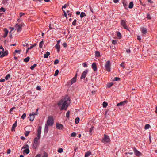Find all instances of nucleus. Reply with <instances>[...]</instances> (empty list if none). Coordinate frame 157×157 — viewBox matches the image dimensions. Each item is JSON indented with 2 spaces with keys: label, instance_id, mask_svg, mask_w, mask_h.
<instances>
[{
  "label": "nucleus",
  "instance_id": "f257e3e1",
  "mask_svg": "<svg viewBox=\"0 0 157 157\" xmlns=\"http://www.w3.org/2000/svg\"><path fill=\"white\" fill-rule=\"evenodd\" d=\"M70 103V101L69 98L66 97L64 98H62L57 103L59 106H61L62 105L61 110L64 109L66 110L69 105Z\"/></svg>",
  "mask_w": 157,
  "mask_h": 157
},
{
  "label": "nucleus",
  "instance_id": "f03ea898",
  "mask_svg": "<svg viewBox=\"0 0 157 157\" xmlns=\"http://www.w3.org/2000/svg\"><path fill=\"white\" fill-rule=\"evenodd\" d=\"M54 123V120L53 117L51 116H49L48 117L47 122L46 124L49 126H52Z\"/></svg>",
  "mask_w": 157,
  "mask_h": 157
},
{
  "label": "nucleus",
  "instance_id": "7ed1b4c3",
  "mask_svg": "<svg viewBox=\"0 0 157 157\" xmlns=\"http://www.w3.org/2000/svg\"><path fill=\"white\" fill-rule=\"evenodd\" d=\"M40 137H36L34 139V143L33 145V149H36L39 144L38 140L40 139Z\"/></svg>",
  "mask_w": 157,
  "mask_h": 157
},
{
  "label": "nucleus",
  "instance_id": "20e7f679",
  "mask_svg": "<svg viewBox=\"0 0 157 157\" xmlns=\"http://www.w3.org/2000/svg\"><path fill=\"white\" fill-rule=\"evenodd\" d=\"M105 67L108 72L110 71V61L108 60L106 62L105 66Z\"/></svg>",
  "mask_w": 157,
  "mask_h": 157
},
{
  "label": "nucleus",
  "instance_id": "39448f33",
  "mask_svg": "<svg viewBox=\"0 0 157 157\" xmlns=\"http://www.w3.org/2000/svg\"><path fill=\"white\" fill-rule=\"evenodd\" d=\"M110 140L109 136L104 134V137L102 140V142L103 143H107L110 141Z\"/></svg>",
  "mask_w": 157,
  "mask_h": 157
},
{
  "label": "nucleus",
  "instance_id": "423d86ee",
  "mask_svg": "<svg viewBox=\"0 0 157 157\" xmlns=\"http://www.w3.org/2000/svg\"><path fill=\"white\" fill-rule=\"evenodd\" d=\"M24 24L21 23V24H18L17 23L15 25V27L17 32H20L21 31V28L23 26Z\"/></svg>",
  "mask_w": 157,
  "mask_h": 157
},
{
  "label": "nucleus",
  "instance_id": "0eeeda50",
  "mask_svg": "<svg viewBox=\"0 0 157 157\" xmlns=\"http://www.w3.org/2000/svg\"><path fill=\"white\" fill-rule=\"evenodd\" d=\"M38 114V113H35L33 112L32 113H30L29 118V120L30 121H33L35 118L34 116L35 115H37Z\"/></svg>",
  "mask_w": 157,
  "mask_h": 157
},
{
  "label": "nucleus",
  "instance_id": "6e6552de",
  "mask_svg": "<svg viewBox=\"0 0 157 157\" xmlns=\"http://www.w3.org/2000/svg\"><path fill=\"white\" fill-rule=\"evenodd\" d=\"M88 70H86L83 71V72L82 73L81 77V79H84L85 78L86 76V75L88 72Z\"/></svg>",
  "mask_w": 157,
  "mask_h": 157
},
{
  "label": "nucleus",
  "instance_id": "1a4fd4ad",
  "mask_svg": "<svg viewBox=\"0 0 157 157\" xmlns=\"http://www.w3.org/2000/svg\"><path fill=\"white\" fill-rule=\"evenodd\" d=\"M133 151L135 155L136 156H140L141 155V153L139 151H138L136 148H133Z\"/></svg>",
  "mask_w": 157,
  "mask_h": 157
},
{
  "label": "nucleus",
  "instance_id": "9d476101",
  "mask_svg": "<svg viewBox=\"0 0 157 157\" xmlns=\"http://www.w3.org/2000/svg\"><path fill=\"white\" fill-rule=\"evenodd\" d=\"M121 25L124 29H128V27L126 24V22L125 21L121 20Z\"/></svg>",
  "mask_w": 157,
  "mask_h": 157
},
{
  "label": "nucleus",
  "instance_id": "9b49d317",
  "mask_svg": "<svg viewBox=\"0 0 157 157\" xmlns=\"http://www.w3.org/2000/svg\"><path fill=\"white\" fill-rule=\"evenodd\" d=\"M56 128L58 129H63V125L59 123H56Z\"/></svg>",
  "mask_w": 157,
  "mask_h": 157
},
{
  "label": "nucleus",
  "instance_id": "f8f14e48",
  "mask_svg": "<svg viewBox=\"0 0 157 157\" xmlns=\"http://www.w3.org/2000/svg\"><path fill=\"white\" fill-rule=\"evenodd\" d=\"M8 54V52L7 50H6L4 52H2V54L0 55V57H3L4 56H7Z\"/></svg>",
  "mask_w": 157,
  "mask_h": 157
},
{
  "label": "nucleus",
  "instance_id": "ddd939ff",
  "mask_svg": "<svg viewBox=\"0 0 157 157\" xmlns=\"http://www.w3.org/2000/svg\"><path fill=\"white\" fill-rule=\"evenodd\" d=\"M41 128L40 126H39L38 127L37 132V137H40L41 134Z\"/></svg>",
  "mask_w": 157,
  "mask_h": 157
},
{
  "label": "nucleus",
  "instance_id": "4468645a",
  "mask_svg": "<svg viewBox=\"0 0 157 157\" xmlns=\"http://www.w3.org/2000/svg\"><path fill=\"white\" fill-rule=\"evenodd\" d=\"M127 101H124L121 102L120 103H118L117 104V106H124L125 104L127 103Z\"/></svg>",
  "mask_w": 157,
  "mask_h": 157
},
{
  "label": "nucleus",
  "instance_id": "2eb2a0df",
  "mask_svg": "<svg viewBox=\"0 0 157 157\" xmlns=\"http://www.w3.org/2000/svg\"><path fill=\"white\" fill-rule=\"evenodd\" d=\"M92 68L95 71H96L97 70V66L96 64L95 63H93L92 65Z\"/></svg>",
  "mask_w": 157,
  "mask_h": 157
},
{
  "label": "nucleus",
  "instance_id": "dca6fc26",
  "mask_svg": "<svg viewBox=\"0 0 157 157\" xmlns=\"http://www.w3.org/2000/svg\"><path fill=\"white\" fill-rule=\"evenodd\" d=\"M48 125L45 124V128H44V132L45 133H47L48 131Z\"/></svg>",
  "mask_w": 157,
  "mask_h": 157
},
{
  "label": "nucleus",
  "instance_id": "f3484780",
  "mask_svg": "<svg viewBox=\"0 0 157 157\" xmlns=\"http://www.w3.org/2000/svg\"><path fill=\"white\" fill-rule=\"evenodd\" d=\"M4 31L5 32V34L3 36V37L5 38L7 36L8 33V31L6 29H4Z\"/></svg>",
  "mask_w": 157,
  "mask_h": 157
},
{
  "label": "nucleus",
  "instance_id": "a211bd4d",
  "mask_svg": "<svg viewBox=\"0 0 157 157\" xmlns=\"http://www.w3.org/2000/svg\"><path fill=\"white\" fill-rule=\"evenodd\" d=\"M76 81V78H73L71 80V85L73 83H75Z\"/></svg>",
  "mask_w": 157,
  "mask_h": 157
},
{
  "label": "nucleus",
  "instance_id": "6ab92c4d",
  "mask_svg": "<svg viewBox=\"0 0 157 157\" xmlns=\"http://www.w3.org/2000/svg\"><path fill=\"white\" fill-rule=\"evenodd\" d=\"M142 32L144 34H145L147 32V29L144 28H142Z\"/></svg>",
  "mask_w": 157,
  "mask_h": 157
},
{
  "label": "nucleus",
  "instance_id": "aec40b11",
  "mask_svg": "<svg viewBox=\"0 0 157 157\" xmlns=\"http://www.w3.org/2000/svg\"><path fill=\"white\" fill-rule=\"evenodd\" d=\"M50 52H46V53L45 54L44 56V58H48V56L50 55Z\"/></svg>",
  "mask_w": 157,
  "mask_h": 157
},
{
  "label": "nucleus",
  "instance_id": "412c9836",
  "mask_svg": "<svg viewBox=\"0 0 157 157\" xmlns=\"http://www.w3.org/2000/svg\"><path fill=\"white\" fill-rule=\"evenodd\" d=\"M133 3L132 2H131L128 6V8L130 9H131L133 8Z\"/></svg>",
  "mask_w": 157,
  "mask_h": 157
},
{
  "label": "nucleus",
  "instance_id": "4be33fe9",
  "mask_svg": "<svg viewBox=\"0 0 157 157\" xmlns=\"http://www.w3.org/2000/svg\"><path fill=\"white\" fill-rule=\"evenodd\" d=\"M56 48L57 49V51L59 52L60 50V47L59 45L56 44L55 46Z\"/></svg>",
  "mask_w": 157,
  "mask_h": 157
},
{
  "label": "nucleus",
  "instance_id": "5701e85b",
  "mask_svg": "<svg viewBox=\"0 0 157 157\" xmlns=\"http://www.w3.org/2000/svg\"><path fill=\"white\" fill-rule=\"evenodd\" d=\"M91 154V153L90 152L88 151L86 153L85 157H88Z\"/></svg>",
  "mask_w": 157,
  "mask_h": 157
},
{
  "label": "nucleus",
  "instance_id": "b1692460",
  "mask_svg": "<svg viewBox=\"0 0 157 157\" xmlns=\"http://www.w3.org/2000/svg\"><path fill=\"white\" fill-rule=\"evenodd\" d=\"M17 121H16L13 124L12 127V130L13 131L14 130V128L17 126Z\"/></svg>",
  "mask_w": 157,
  "mask_h": 157
},
{
  "label": "nucleus",
  "instance_id": "393cba45",
  "mask_svg": "<svg viewBox=\"0 0 157 157\" xmlns=\"http://www.w3.org/2000/svg\"><path fill=\"white\" fill-rule=\"evenodd\" d=\"M95 56L96 57H99L100 56V53L99 51H95Z\"/></svg>",
  "mask_w": 157,
  "mask_h": 157
},
{
  "label": "nucleus",
  "instance_id": "a878e982",
  "mask_svg": "<svg viewBox=\"0 0 157 157\" xmlns=\"http://www.w3.org/2000/svg\"><path fill=\"white\" fill-rule=\"evenodd\" d=\"M29 148L26 149L24 150V152L27 154L29 153Z\"/></svg>",
  "mask_w": 157,
  "mask_h": 157
},
{
  "label": "nucleus",
  "instance_id": "bb28decb",
  "mask_svg": "<svg viewBox=\"0 0 157 157\" xmlns=\"http://www.w3.org/2000/svg\"><path fill=\"white\" fill-rule=\"evenodd\" d=\"M86 16V14L84 12H82L80 15V17L81 18H82L84 16Z\"/></svg>",
  "mask_w": 157,
  "mask_h": 157
},
{
  "label": "nucleus",
  "instance_id": "cd10ccee",
  "mask_svg": "<svg viewBox=\"0 0 157 157\" xmlns=\"http://www.w3.org/2000/svg\"><path fill=\"white\" fill-rule=\"evenodd\" d=\"M29 59H30L29 57H26V58H25L24 59V61L25 62H28L29 61Z\"/></svg>",
  "mask_w": 157,
  "mask_h": 157
},
{
  "label": "nucleus",
  "instance_id": "c85d7f7f",
  "mask_svg": "<svg viewBox=\"0 0 157 157\" xmlns=\"http://www.w3.org/2000/svg\"><path fill=\"white\" fill-rule=\"evenodd\" d=\"M113 84V83L112 82L109 83L107 84V86L108 88H110Z\"/></svg>",
  "mask_w": 157,
  "mask_h": 157
},
{
  "label": "nucleus",
  "instance_id": "c756f323",
  "mask_svg": "<svg viewBox=\"0 0 157 157\" xmlns=\"http://www.w3.org/2000/svg\"><path fill=\"white\" fill-rule=\"evenodd\" d=\"M103 107L104 108H105L108 105V103L106 102H104L103 103Z\"/></svg>",
  "mask_w": 157,
  "mask_h": 157
},
{
  "label": "nucleus",
  "instance_id": "7c9ffc66",
  "mask_svg": "<svg viewBox=\"0 0 157 157\" xmlns=\"http://www.w3.org/2000/svg\"><path fill=\"white\" fill-rule=\"evenodd\" d=\"M44 41H41L39 44V47L41 48L42 47V45L44 44Z\"/></svg>",
  "mask_w": 157,
  "mask_h": 157
},
{
  "label": "nucleus",
  "instance_id": "2f4dec72",
  "mask_svg": "<svg viewBox=\"0 0 157 157\" xmlns=\"http://www.w3.org/2000/svg\"><path fill=\"white\" fill-rule=\"evenodd\" d=\"M79 121V118L78 117H77L76 118L75 120V123L77 124H78Z\"/></svg>",
  "mask_w": 157,
  "mask_h": 157
},
{
  "label": "nucleus",
  "instance_id": "473e14b6",
  "mask_svg": "<svg viewBox=\"0 0 157 157\" xmlns=\"http://www.w3.org/2000/svg\"><path fill=\"white\" fill-rule=\"evenodd\" d=\"M150 127V125H149V124H147L145 125L144 128L145 129H147L149 128Z\"/></svg>",
  "mask_w": 157,
  "mask_h": 157
},
{
  "label": "nucleus",
  "instance_id": "72a5a7b5",
  "mask_svg": "<svg viewBox=\"0 0 157 157\" xmlns=\"http://www.w3.org/2000/svg\"><path fill=\"white\" fill-rule=\"evenodd\" d=\"M37 66L36 64H34L32 66L30 67V69L32 70L34 69V68Z\"/></svg>",
  "mask_w": 157,
  "mask_h": 157
},
{
  "label": "nucleus",
  "instance_id": "f704fd0d",
  "mask_svg": "<svg viewBox=\"0 0 157 157\" xmlns=\"http://www.w3.org/2000/svg\"><path fill=\"white\" fill-rule=\"evenodd\" d=\"M29 146L28 144H25V146H23L22 148V149L28 148Z\"/></svg>",
  "mask_w": 157,
  "mask_h": 157
},
{
  "label": "nucleus",
  "instance_id": "c9c22d12",
  "mask_svg": "<svg viewBox=\"0 0 157 157\" xmlns=\"http://www.w3.org/2000/svg\"><path fill=\"white\" fill-rule=\"evenodd\" d=\"M59 72V71L57 69V70H56L55 72V73L54 74V76H56L58 74Z\"/></svg>",
  "mask_w": 157,
  "mask_h": 157
},
{
  "label": "nucleus",
  "instance_id": "e433bc0d",
  "mask_svg": "<svg viewBox=\"0 0 157 157\" xmlns=\"http://www.w3.org/2000/svg\"><path fill=\"white\" fill-rule=\"evenodd\" d=\"M123 5L124 7L126 9H127L128 8V5L126 3L123 2Z\"/></svg>",
  "mask_w": 157,
  "mask_h": 157
},
{
  "label": "nucleus",
  "instance_id": "4c0bfd02",
  "mask_svg": "<svg viewBox=\"0 0 157 157\" xmlns=\"http://www.w3.org/2000/svg\"><path fill=\"white\" fill-rule=\"evenodd\" d=\"M10 75L9 74H8L5 77V79L7 80L10 77Z\"/></svg>",
  "mask_w": 157,
  "mask_h": 157
},
{
  "label": "nucleus",
  "instance_id": "58836bf2",
  "mask_svg": "<svg viewBox=\"0 0 157 157\" xmlns=\"http://www.w3.org/2000/svg\"><path fill=\"white\" fill-rule=\"evenodd\" d=\"M76 136V133L75 132H73L71 135V136L72 137H75Z\"/></svg>",
  "mask_w": 157,
  "mask_h": 157
},
{
  "label": "nucleus",
  "instance_id": "ea45409f",
  "mask_svg": "<svg viewBox=\"0 0 157 157\" xmlns=\"http://www.w3.org/2000/svg\"><path fill=\"white\" fill-rule=\"evenodd\" d=\"M69 115H70V111H68L66 113V117L67 118L69 117Z\"/></svg>",
  "mask_w": 157,
  "mask_h": 157
},
{
  "label": "nucleus",
  "instance_id": "a19ab883",
  "mask_svg": "<svg viewBox=\"0 0 157 157\" xmlns=\"http://www.w3.org/2000/svg\"><path fill=\"white\" fill-rule=\"evenodd\" d=\"M94 128V127H92L91 128H90V130H89V132H90V134L91 135L92 134V133H91V132H92V131L93 130V129Z\"/></svg>",
  "mask_w": 157,
  "mask_h": 157
},
{
  "label": "nucleus",
  "instance_id": "79ce46f5",
  "mask_svg": "<svg viewBox=\"0 0 157 157\" xmlns=\"http://www.w3.org/2000/svg\"><path fill=\"white\" fill-rule=\"evenodd\" d=\"M58 152L61 153L63 152V149L62 148H59L58 150Z\"/></svg>",
  "mask_w": 157,
  "mask_h": 157
},
{
  "label": "nucleus",
  "instance_id": "37998d69",
  "mask_svg": "<svg viewBox=\"0 0 157 157\" xmlns=\"http://www.w3.org/2000/svg\"><path fill=\"white\" fill-rule=\"evenodd\" d=\"M69 6V5L67 4H65L64 6H63L62 7V10H63V8H66V7L68 6Z\"/></svg>",
  "mask_w": 157,
  "mask_h": 157
},
{
  "label": "nucleus",
  "instance_id": "c03bdc74",
  "mask_svg": "<svg viewBox=\"0 0 157 157\" xmlns=\"http://www.w3.org/2000/svg\"><path fill=\"white\" fill-rule=\"evenodd\" d=\"M26 116V114L25 113H24L22 116H21L22 119H24L25 117Z\"/></svg>",
  "mask_w": 157,
  "mask_h": 157
},
{
  "label": "nucleus",
  "instance_id": "a18cd8bd",
  "mask_svg": "<svg viewBox=\"0 0 157 157\" xmlns=\"http://www.w3.org/2000/svg\"><path fill=\"white\" fill-rule=\"evenodd\" d=\"M0 10L1 12H4L5 11V9L3 7L1 8Z\"/></svg>",
  "mask_w": 157,
  "mask_h": 157
},
{
  "label": "nucleus",
  "instance_id": "49530a36",
  "mask_svg": "<svg viewBox=\"0 0 157 157\" xmlns=\"http://www.w3.org/2000/svg\"><path fill=\"white\" fill-rule=\"evenodd\" d=\"M76 19H75L74 21H73L72 24L73 25H76Z\"/></svg>",
  "mask_w": 157,
  "mask_h": 157
},
{
  "label": "nucleus",
  "instance_id": "de8ad7c7",
  "mask_svg": "<svg viewBox=\"0 0 157 157\" xmlns=\"http://www.w3.org/2000/svg\"><path fill=\"white\" fill-rule=\"evenodd\" d=\"M117 43V40H113L112 41V43L113 44H116Z\"/></svg>",
  "mask_w": 157,
  "mask_h": 157
},
{
  "label": "nucleus",
  "instance_id": "09e8293b",
  "mask_svg": "<svg viewBox=\"0 0 157 157\" xmlns=\"http://www.w3.org/2000/svg\"><path fill=\"white\" fill-rule=\"evenodd\" d=\"M59 62V61L58 59H56L54 62V64H58Z\"/></svg>",
  "mask_w": 157,
  "mask_h": 157
},
{
  "label": "nucleus",
  "instance_id": "8fccbe9b",
  "mask_svg": "<svg viewBox=\"0 0 157 157\" xmlns=\"http://www.w3.org/2000/svg\"><path fill=\"white\" fill-rule=\"evenodd\" d=\"M147 18L148 19H151V17L149 14H147Z\"/></svg>",
  "mask_w": 157,
  "mask_h": 157
},
{
  "label": "nucleus",
  "instance_id": "3c124183",
  "mask_svg": "<svg viewBox=\"0 0 157 157\" xmlns=\"http://www.w3.org/2000/svg\"><path fill=\"white\" fill-rule=\"evenodd\" d=\"M117 36L118 37H119V38L121 37V34L119 32H117Z\"/></svg>",
  "mask_w": 157,
  "mask_h": 157
},
{
  "label": "nucleus",
  "instance_id": "603ef678",
  "mask_svg": "<svg viewBox=\"0 0 157 157\" xmlns=\"http://www.w3.org/2000/svg\"><path fill=\"white\" fill-rule=\"evenodd\" d=\"M63 13H64V15L65 16V17H66V19H67V14H66V12H65V11L63 10Z\"/></svg>",
  "mask_w": 157,
  "mask_h": 157
},
{
  "label": "nucleus",
  "instance_id": "864d4df0",
  "mask_svg": "<svg viewBox=\"0 0 157 157\" xmlns=\"http://www.w3.org/2000/svg\"><path fill=\"white\" fill-rule=\"evenodd\" d=\"M120 80V78L119 77H115L114 78V80L119 81Z\"/></svg>",
  "mask_w": 157,
  "mask_h": 157
},
{
  "label": "nucleus",
  "instance_id": "5fc2aeb1",
  "mask_svg": "<svg viewBox=\"0 0 157 157\" xmlns=\"http://www.w3.org/2000/svg\"><path fill=\"white\" fill-rule=\"evenodd\" d=\"M48 155L47 153H46L45 152H44V155L43 156V157H47Z\"/></svg>",
  "mask_w": 157,
  "mask_h": 157
},
{
  "label": "nucleus",
  "instance_id": "6e6d98bb",
  "mask_svg": "<svg viewBox=\"0 0 157 157\" xmlns=\"http://www.w3.org/2000/svg\"><path fill=\"white\" fill-rule=\"evenodd\" d=\"M36 89L38 90H40L41 89V87L40 86H37L36 87Z\"/></svg>",
  "mask_w": 157,
  "mask_h": 157
},
{
  "label": "nucleus",
  "instance_id": "4d7b16f0",
  "mask_svg": "<svg viewBox=\"0 0 157 157\" xmlns=\"http://www.w3.org/2000/svg\"><path fill=\"white\" fill-rule=\"evenodd\" d=\"M15 108V107H12L10 109V113L12 114V112L13 110Z\"/></svg>",
  "mask_w": 157,
  "mask_h": 157
},
{
  "label": "nucleus",
  "instance_id": "13d9d810",
  "mask_svg": "<svg viewBox=\"0 0 157 157\" xmlns=\"http://www.w3.org/2000/svg\"><path fill=\"white\" fill-rule=\"evenodd\" d=\"M125 154L126 155L130 154L131 155H132L133 154V152H128V153H125Z\"/></svg>",
  "mask_w": 157,
  "mask_h": 157
},
{
  "label": "nucleus",
  "instance_id": "bf43d9fd",
  "mask_svg": "<svg viewBox=\"0 0 157 157\" xmlns=\"http://www.w3.org/2000/svg\"><path fill=\"white\" fill-rule=\"evenodd\" d=\"M25 15V13H20L19 14L20 17H21Z\"/></svg>",
  "mask_w": 157,
  "mask_h": 157
},
{
  "label": "nucleus",
  "instance_id": "052dcab7",
  "mask_svg": "<svg viewBox=\"0 0 157 157\" xmlns=\"http://www.w3.org/2000/svg\"><path fill=\"white\" fill-rule=\"evenodd\" d=\"M124 63L123 62L120 64V65L121 67H122L124 68L125 67L124 66Z\"/></svg>",
  "mask_w": 157,
  "mask_h": 157
},
{
  "label": "nucleus",
  "instance_id": "680f3d73",
  "mask_svg": "<svg viewBox=\"0 0 157 157\" xmlns=\"http://www.w3.org/2000/svg\"><path fill=\"white\" fill-rule=\"evenodd\" d=\"M63 45L64 47H66L67 46V44L66 43H64L63 44Z\"/></svg>",
  "mask_w": 157,
  "mask_h": 157
},
{
  "label": "nucleus",
  "instance_id": "e2e57ef3",
  "mask_svg": "<svg viewBox=\"0 0 157 157\" xmlns=\"http://www.w3.org/2000/svg\"><path fill=\"white\" fill-rule=\"evenodd\" d=\"M8 0H3V4H6L7 3V1H8Z\"/></svg>",
  "mask_w": 157,
  "mask_h": 157
},
{
  "label": "nucleus",
  "instance_id": "0e129e2a",
  "mask_svg": "<svg viewBox=\"0 0 157 157\" xmlns=\"http://www.w3.org/2000/svg\"><path fill=\"white\" fill-rule=\"evenodd\" d=\"M20 50H16L15 51V52L16 53H20Z\"/></svg>",
  "mask_w": 157,
  "mask_h": 157
},
{
  "label": "nucleus",
  "instance_id": "69168bd1",
  "mask_svg": "<svg viewBox=\"0 0 157 157\" xmlns=\"http://www.w3.org/2000/svg\"><path fill=\"white\" fill-rule=\"evenodd\" d=\"M29 132H26L25 133V136H28V135L29 134Z\"/></svg>",
  "mask_w": 157,
  "mask_h": 157
},
{
  "label": "nucleus",
  "instance_id": "338daca9",
  "mask_svg": "<svg viewBox=\"0 0 157 157\" xmlns=\"http://www.w3.org/2000/svg\"><path fill=\"white\" fill-rule=\"evenodd\" d=\"M83 66L84 67H87V65L86 63H83Z\"/></svg>",
  "mask_w": 157,
  "mask_h": 157
},
{
  "label": "nucleus",
  "instance_id": "774afa93",
  "mask_svg": "<svg viewBox=\"0 0 157 157\" xmlns=\"http://www.w3.org/2000/svg\"><path fill=\"white\" fill-rule=\"evenodd\" d=\"M35 157H41V155L40 154H37Z\"/></svg>",
  "mask_w": 157,
  "mask_h": 157
}]
</instances>
